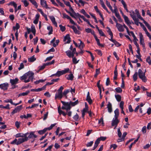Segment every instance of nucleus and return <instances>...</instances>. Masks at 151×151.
Segmentation results:
<instances>
[{
    "label": "nucleus",
    "instance_id": "nucleus-1",
    "mask_svg": "<svg viewBox=\"0 0 151 151\" xmlns=\"http://www.w3.org/2000/svg\"><path fill=\"white\" fill-rule=\"evenodd\" d=\"M34 73L32 72H28L22 76H21L20 78L21 80H24V83H27L29 82L30 81H32L34 78Z\"/></svg>",
    "mask_w": 151,
    "mask_h": 151
},
{
    "label": "nucleus",
    "instance_id": "nucleus-2",
    "mask_svg": "<svg viewBox=\"0 0 151 151\" xmlns=\"http://www.w3.org/2000/svg\"><path fill=\"white\" fill-rule=\"evenodd\" d=\"M28 134V132L25 134L22 133H19L16 134L14 136L16 138L21 137L19 139H24V142L28 140V137H27V135Z\"/></svg>",
    "mask_w": 151,
    "mask_h": 151
},
{
    "label": "nucleus",
    "instance_id": "nucleus-3",
    "mask_svg": "<svg viewBox=\"0 0 151 151\" xmlns=\"http://www.w3.org/2000/svg\"><path fill=\"white\" fill-rule=\"evenodd\" d=\"M63 106L61 107L62 109H65L66 111L70 110L71 108V106L70 102H65L63 101H61Z\"/></svg>",
    "mask_w": 151,
    "mask_h": 151
},
{
    "label": "nucleus",
    "instance_id": "nucleus-4",
    "mask_svg": "<svg viewBox=\"0 0 151 151\" xmlns=\"http://www.w3.org/2000/svg\"><path fill=\"white\" fill-rule=\"evenodd\" d=\"M145 72L143 73L141 69H139L138 70V74L139 77L144 82H145L147 81V79L145 76Z\"/></svg>",
    "mask_w": 151,
    "mask_h": 151
},
{
    "label": "nucleus",
    "instance_id": "nucleus-5",
    "mask_svg": "<svg viewBox=\"0 0 151 151\" xmlns=\"http://www.w3.org/2000/svg\"><path fill=\"white\" fill-rule=\"evenodd\" d=\"M70 70L68 68H65L64 70L61 71H58L56 73V76L59 77L60 76L65 74L69 72Z\"/></svg>",
    "mask_w": 151,
    "mask_h": 151
},
{
    "label": "nucleus",
    "instance_id": "nucleus-6",
    "mask_svg": "<svg viewBox=\"0 0 151 151\" xmlns=\"http://www.w3.org/2000/svg\"><path fill=\"white\" fill-rule=\"evenodd\" d=\"M24 139H14L11 142V144H15L17 145L20 144L24 142Z\"/></svg>",
    "mask_w": 151,
    "mask_h": 151
},
{
    "label": "nucleus",
    "instance_id": "nucleus-7",
    "mask_svg": "<svg viewBox=\"0 0 151 151\" xmlns=\"http://www.w3.org/2000/svg\"><path fill=\"white\" fill-rule=\"evenodd\" d=\"M139 37L140 43L142 45L143 48H145V44L144 43V40L143 35L141 32H139Z\"/></svg>",
    "mask_w": 151,
    "mask_h": 151
},
{
    "label": "nucleus",
    "instance_id": "nucleus-8",
    "mask_svg": "<svg viewBox=\"0 0 151 151\" xmlns=\"http://www.w3.org/2000/svg\"><path fill=\"white\" fill-rule=\"evenodd\" d=\"M118 118L114 117L112 121L111 126H116V127L118 123L119 122V121L118 119Z\"/></svg>",
    "mask_w": 151,
    "mask_h": 151
},
{
    "label": "nucleus",
    "instance_id": "nucleus-9",
    "mask_svg": "<svg viewBox=\"0 0 151 151\" xmlns=\"http://www.w3.org/2000/svg\"><path fill=\"white\" fill-rule=\"evenodd\" d=\"M22 108V105H21L16 107L11 113V114L13 115L14 114L19 112Z\"/></svg>",
    "mask_w": 151,
    "mask_h": 151
},
{
    "label": "nucleus",
    "instance_id": "nucleus-10",
    "mask_svg": "<svg viewBox=\"0 0 151 151\" xmlns=\"http://www.w3.org/2000/svg\"><path fill=\"white\" fill-rule=\"evenodd\" d=\"M8 86V84L7 83H5L0 84V88L3 90H7Z\"/></svg>",
    "mask_w": 151,
    "mask_h": 151
},
{
    "label": "nucleus",
    "instance_id": "nucleus-11",
    "mask_svg": "<svg viewBox=\"0 0 151 151\" xmlns=\"http://www.w3.org/2000/svg\"><path fill=\"white\" fill-rule=\"evenodd\" d=\"M116 26L119 32H122L124 31V28L123 27V25L116 23Z\"/></svg>",
    "mask_w": 151,
    "mask_h": 151
},
{
    "label": "nucleus",
    "instance_id": "nucleus-12",
    "mask_svg": "<svg viewBox=\"0 0 151 151\" xmlns=\"http://www.w3.org/2000/svg\"><path fill=\"white\" fill-rule=\"evenodd\" d=\"M64 41L65 42V43H69L70 42V38L68 34L66 35L64 37Z\"/></svg>",
    "mask_w": 151,
    "mask_h": 151
},
{
    "label": "nucleus",
    "instance_id": "nucleus-13",
    "mask_svg": "<svg viewBox=\"0 0 151 151\" xmlns=\"http://www.w3.org/2000/svg\"><path fill=\"white\" fill-rule=\"evenodd\" d=\"M46 88V85L43 86L41 88H39L37 89H31V91L39 92L42 91Z\"/></svg>",
    "mask_w": 151,
    "mask_h": 151
},
{
    "label": "nucleus",
    "instance_id": "nucleus-14",
    "mask_svg": "<svg viewBox=\"0 0 151 151\" xmlns=\"http://www.w3.org/2000/svg\"><path fill=\"white\" fill-rule=\"evenodd\" d=\"M40 4L43 7L46 9L48 8L46 2L45 0H40Z\"/></svg>",
    "mask_w": 151,
    "mask_h": 151
},
{
    "label": "nucleus",
    "instance_id": "nucleus-15",
    "mask_svg": "<svg viewBox=\"0 0 151 151\" xmlns=\"http://www.w3.org/2000/svg\"><path fill=\"white\" fill-rule=\"evenodd\" d=\"M35 132H31L29 133V135L28 137H28V138H36L37 137L36 135L35 134Z\"/></svg>",
    "mask_w": 151,
    "mask_h": 151
},
{
    "label": "nucleus",
    "instance_id": "nucleus-16",
    "mask_svg": "<svg viewBox=\"0 0 151 151\" xmlns=\"http://www.w3.org/2000/svg\"><path fill=\"white\" fill-rule=\"evenodd\" d=\"M50 19L51 20L52 22L54 25L56 27H57V24L56 22L55 21V18L53 16H49Z\"/></svg>",
    "mask_w": 151,
    "mask_h": 151
},
{
    "label": "nucleus",
    "instance_id": "nucleus-17",
    "mask_svg": "<svg viewBox=\"0 0 151 151\" xmlns=\"http://www.w3.org/2000/svg\"><path fill=\"white\" fill-rule=\"evenodd\" d=\"M63 93L61 92H58L57 93H56L55 95V98H58L60 99H61L62 98L63 96Z\"/></svg>",
    "mask_w": 151,
    "mask_h": 151
},
{
    "label": "nucleus",
    "instance_id": "nucleus-18",
    "mask_svg": "<svg viewBox=\"0 0 151 151\" xmlns=\"http://www.w3.org/2000/svg\"><path fill=\"white\" fill-rule=\"evenodd\" d=\"M86 100L88 102L89 104H92V101L90 97L89 92H88L86 97Z\"/></svg>",
    "mask_w": 151,
    "mask_h": 151
},
{
    "label": "nucleus",
    "instance_id": "nucleus-19",
    "mask_svg": "<svg viewBox=\"0 0 151 151\" xmlns=\"http://www.w3.org/2000/svg\"><path fill=\"white\" fill-rule=\"evenodd\" d=\"M19 79L17 78H16L14 79H11L10 80V83L13 85L16 84L18 83Z\"/></svg>",
    "mask_w": 151,
    "mask_h": 151
},
{
    "label": "nucleus",
    "instance_id": "nucleus-20",
    "mask_svg": "<svg viewBox=\"0 0 151 151\" xmlns=\"http://www.w3.org/2000/svg\"><path fill=\"white\" fill-rule=\"evenodd\" d=\"M123 18L124 19L125 22L128 25V24H131V23L130 22L128 18L126 15L123 16Z\"/></svg>",
    "mask_w": 151,
    "mask_h": 151
},
{
    "label": "nucleus",
    "instance_id": "nucleus-21",
    "mask_svg": "<svg viewBox=\"0 0 151 151\" xmlns=\"http://www.w3.org/2000/svg\"><path fill=\"white\" fill-rule=\"evenodd\" d=\"M135 12H136V14H137V17L138 18L140 19L141 20L143 21V22L145 21L143 19V18L141 17L140 15L139 14V12L137 11V10H135Z\"/></svg>",
    "mask_w": 151,
    "mask_h": 151
},
{
    "label": "nucleus",
    "instance_id": "nucleus-22",
    "mask_svg": "<svg viewBox=\"0 0 151 151\" xmlns=\"http://www.w3.org/2000/svg\"><path fill=\"white\" fill-rule=\"evenodd\" d=\"M79 15H77L76 17H81L82 19L84 21L86 22L87 23H89V21L88 20L85 18L84 17L83 15H81L78 13Z\"/></svg>",
    "mask_w": 151,
    "mask_h": 151
},
{
    "label": "nucleus",
    "instance_id": "nucleus-23",
    "mask_svg": "<svg viewBox=\"0 0 151 151\" xmlns=\"http://www.w3.org/2000/svg\"><path fill=\"white\" fill-rule=\"evenodd\" d=\"M73 30L74 32L76 34H79V32L78 31L76 28L74 26H71L70 27Z\"/></svg>",
    "mask_w": 151,
    "mask_h": 151
},
{
    "label": "nucleus",
    "instance_id": "nucleus-24",
    "mask_svg": "<svg viewBox=\"0 0 151 151\" xmlns=\"http://www.w3.org/2000/svg\"><path fill=\"white\" fill-rule=\"evenodd\" d=\"M129 12L130 13V15L133 19H135L136 18H137L136 14L134 11H132Z\"/></svg>",
    "mask_w": 151,
    "mask_h": 151
},
{
    "label": "nucleus",
    "instance_id": "nucleus-25",
    "mask_svg": "<svg viewBox=\"0 0 151 151\" xmlns=\"http://www.w3.org/2000/svg\"><path fill=\"white\" fill-rule=\"evenodd\" d=\"M78 40L80 42V44L78 46L80 50L82 49L84 47V44L81 40L78 39Z\"/></svg>",
    "mask_w": 151,
    "mask_h": 151
},
{
    "label": "nucleus",
    "instance_id": "nucleus-26",
    "mask_svg": "<svg viewBox=\"0 0 151 151\" xmlns=\"http://www.w3.org/2000/svg\"><path fill=\"white\" fill-rule=\"evenodd\" d=\"M66 77L67 80H68L72 81L73 79L74 76L73 74L72 73H71L68 75Z\"/></svg>",
    "mask_w": 151,
    "mask_h": 151
},
{
    "label": "nucleus",
    "instance_id": "nucleus-27",
    "mask_svg": "<svg viewBox=\"0 0 151 151\" xmlns=\"http://www.w3.org/2000/svg\"><path fill=\"white\" fill-rule=\"evenodd\" d=\"M114 113L115 114L114 117L118 118L119 114V110L118 109H116L114 111Z\"/></svg>",
    "mask_w": 151,
    "mask_h": 151
},
{
    "label": "nucleus",
    "instance_id": "nucleus-28",
    "mask_svg": "<svg viewBox=\"0 0 151 151\" xmlns=\"http://www.w3.org/2000/svg\"><path fill=\"white\" fill-rule=\"evenodd\" d=\"M69 102L70 104V105L72 106H73L77 105L78 104V100H77L74 102H73L71 101H70Z\"/></svg>",
    "mask_w": 151,
    "mask_h": 151
},
{
    "label": "nucleus",
    "instance_id": "nucleus-29",
    "mask_svg": "<svg viewBox=\"0 0 151 151\" xmlns=\"http://www.w3.org/2000/svg\"><path fill=\"white\" fill-rule=\"evenodd\" d=\"M0 108L5 109H10V108L9 107V104H7L5 106H4L2 105H0Z\"/></svg>",
    "mask_w": 151,
    "mask_h": 151
},
{
    "label": "nucleus",
    "instance_id": "nucleus-30",
    "mask_svg": "<svg viewBox=\"0 0 151 151\" xmlns=\"http://www.w3.org/2000/svg\"><path fill=\"white\" fill-rule=\"evenodd\" d=\"M36 60V58H35V56L33 55L32 57L28 58L29 62H33Z\"/></svg>",
    "mask_w": 151,
    "mask_h": 151
},
{
    "label": "nucleus",
    "instance_id": "nucleus-31",
    "mask_svg": "<svg viewBox=\"0 0 151 151\" xmlns=\"http://www.w3.org/2000/svg\"><path fill=\"white\" fill-rule=\"evenodd\" d=\"M47 29L49 31V32L48 33V35H50L52 34V32L53 31L52 28L51 26H48L47 27Z\"/></svg>",
    "mask_w": 151,
    "mask_h": 151
},
{
    "label": "nucleus",
    "instance_id": "nucleus-32",
    "mask_svg": "<svg viewBox=\"0 0 151 151\" xmlns=\"http://www.w3.org/2000/svg\"><path fill=\"white\" fill-rule=\"evenodd\" d=\"M47 130V128H45L42 130L39 131L38 133L40 134H44Z\"/></svg>",
    "mask_w": 151,
    "mask_h": 151
},
{
    "label": "nucleus",
    "instance_id": "nucleus-33",
    "mask_svg": "<svg viewBox=\"0 0 151 151\" xmlns=\"http://www.w3.org/2000/svg\"><path fill=\"white\" fill-rule=\"evenodd\" d=\"M115 97L116 100L118 101H120L121 100V96L119 95H115Z\"/></svg>",
    "mask_w": 151,
    "mask_h": 151
},
{
    "label": "nucleus",
    "instance_id": "nucleus-34",
    "mask_svg": "<svg viewBox=\"0 0 151 151\" xmlns=\"http://www.w3.org/2000/svg\"><path fill=\"white\" fill-rule=\"evenodd\" d=\"M138 73L135 72L133 76V78L134 81H136L137 79Z\"/></svg>",
    "mask_w": 151,
    "mask_h": 151
},
{
    "label": "nucleus",
    "instance_id": "nucleus-35",
    "mask_svg": "<svg viewBox=\"0 0 151 151\" xmlns=\"http://www.w3.org/2000/svg\"><path fill=\"white\" fill-rule=\"evenodd\" d=\"M69 7L70 10V11H71L72 14H73L76 16L77 15H79L78 13H76L75 12L74 10L72 8V7H71V6H69Z\"/></svg>",
    "mask_w": 151,
    "mask_h": 151
},
{
    "label": "nucleus",
    "instance_id": "nucleus-36",
    "mask_svg": "<svg viewBox=\"0 0 151 151\" xmlns=\"http://www.w3.org/2000/svg\"><path fill=\"white\" fill-rule=\"evenodd\" d=\"M29 93V91H27L25 92H23L19 94V96L27 95Z\"/></svg>",
    "mask_w": 151,
    "mask_h": 151
},
{
    "label": "nucleus",
    "instance_id": "nucleus-37",
    "mask_svg": "<svg viewBox=\"0 0 151 151\" xmlns=\"http://www.w3.org/2000/svg\"><path fill=\"white\" fill-rule=\"evenodd\" d=\"M39 106L38 104H33L31 106H28V107H27L26 108L27 109H31L34 107H37V106Z\"/></svg>",
    "mask_w": 151,
    "mask_h": 151
},
{
    "label": "nucleus",
    "instance_id": "nucleus-38",
    "mask_svg": "<svg viewBox=\"0 0 151 151\" xmlns=\"http://www.w3.org/2000/svg\"><path fill=\"white\" fill-rule=\"evenodd\" d=\"M144 23L145 24V26L147 27V28L149 29L150 31H151V27L150 25L146 21L144 22Z\"/></svg>",
    "mask_w": 151,
    "mask_h": 151
},
{
    "label": "nucleus",
    "instance_id": "nucleus-39",
    "mask_svg": "<svg viewBox=\"0 0 151 151\" xmlns=\"http://www.w3.org/2000/svg\"><path fill=\"white\" fill-rule=\"evenodd\" d=\"M70 92V89L65 90L63 93V95L64 96H66V95Z\"/></svg>",
    "mask_w": 151,
    "mask_h": 151
},
{
    "label": "nucleus",
    "instance_id": "nucleus-40",
    "mask_svg": "<svg viewBox=\"0 0 151 151\" xmlns=\"http://www.w3.org/2000/svg\"><path fill=\"white\" fill-rule=\"evenodd\" d=\"M20 27V26L19 24L17 23L16 25L15 26H14L13 27V30L14 31L15 29L17 30Z\"/></svg>",
    "mask_w": 151,
    "mask_h": 151
},
{
    "label": "nucleus",
    "instance_id": "nucleus-41",
    "mask_svg": "<svg viewBox=\"0 0 151 151\" xmlns=\"http://www.w3.org/2000/svg\"><path fill=\"white\" fill-rule=\"evenodd\" d=\"M100 80H99L98 81L97 83V86L98 87V88L99 89V93H100V94L101 95V86L100 85Z\"/></svg>",
    "mask_w": 151,
    "mask_h": 151
},
{
    "label": "nucleus",
    "instance_id": "nucleus-42",
    "mask_svg": "<svg viewBox=\"0 0 151 151\" xmlns=\"http://www.w3.org/2000/svg\"><path fill=\"white\" fill-rule=\"evenodd\" d=\"M31 3L35 6V7L37 8L38 7V5L35 0H32L31 1Z\"/></svg>",
    "mask_w": 151,
    "mask_h": 151
},
{
    "label": "nucleus",
    "instance_id": "nucleus-43",
    "mask_svg": "<svg viewBox=\"0 0 151 151\" xmlns=\"http://www.w3.org/2000/svg\"><path fill=\"white\" fill-rule=\"evenodd\" d=\"M65 53L68 57L70 58L71 57V54L72 53V52L70 51V50H68L65 52Z\"/></svg>",
    "mask_w": 151,
    "mask_h": 151
},
{
    "label": "nucleus",
    "instance_id": "nucleus-44",
    "mask_svg": "<svg viewBox=\"0 0 151 151\" xmlns=\"http://www.w3.org/2000/svg\"><path fill=\"white\" fill-rule=\"evenodd\" d=\"M22 2L23 3L25 7L29 5V3L26 0H22Z\"/></svg>",
    "mask_w": 151,
    "mask_h": 151
},
{
    "label": "nucleus",
    "instance_id": "nucleus-45",
    "mask_svg": "<svg viewBox=\"0 0 151 151\" xmlns=\"http://www.w3.org/2000/svg\"><path fill=\"white\" fill-rule=\"evenodd\" d=\"M115 90L118 93H121L122 91V90L120 87H117L115 88Z\"/></svg>",
    "mask_w": 151,
    "mask_h": 151
},
{
    "label": "nucleus",
    "instance_id": "nucleus-46",
    "mask_svg": "<svg viewBox=\"0 0 151 151\" xmlns=\"http://www.w3.org/2000/svg\"><path fill=\"white\" fill-rule=\"evenodd\" d=\"M63 17V18H66L68 19H70V17L68 15L66 14L65 13H63L62 14Z\"/></svg>",
    "mask_w": 151,
    "mask_h": 151
},
{
    "label": "nucleus",
    "instance_id": "nucleus-47",
    "mask_svg": "<svg viewBox=\"0 0 151 151\" xmlns=\"http://www.w3.org/2000/svg\"><path fill=\"white\" fill-rule=\"evenodd\" d=\"M117 132H118V135L119 137L120 138L121 137L122 133L120 131V128H119L118 129Z\"/></svg>",
    "mask_w": 151,
    "mask_h": 151
},
{
    "label": "nucleus",
    "instance_id": "nucleus-48",
    "mask_svg": "<svg viewBox=\"0 0 151 151\" xmlns=\"http://www.w3.org/2000/svg\"><path fill=\"white\" fill-rule=\"evenodd\" d=\"M46 65L45 63H44L42 66H40L39 67V70H41L43 69L46 66Z\"/></svg>",
    "mask_w": 151,
    "mask_h": 151
},
{
    "label": "nucleus",
    "instance_id": "nucleus-49",
    "mask_svg": "<svg viewBox=\"0 0 151 151\" xmlns=\"http://www.w3.org/2000/svg\"><path fill=\"white\" fill-rule=\"evenodd\" d=\"M139 24L141 27L145 31L147 30L146 28L145 27L144 25L141 22H139Z\"/></svg>",
    "mask_w": 151,
    "mask_h": 151
},
{
    "label": "nucleus",
    "instance_id": "nucleus-50",
    "mask_svg": "<svg viewBox=\"0 0 151 151\" xmlns=\"http://www.w3.org/2000/svg\"><path fill=\"white\" fill-rule=\"evenodd\" d=\"M59 27L60 28V30L62 32H64L65 30V26H63L62 25L60 24Z\"/></svg>",
    "mask_w": 151,
    "mask_h": 151
},
{
    "label": "nucleus",
    "instance_id": "nucleus-51",
    "mask_svg": "<svg viewBox=\"0 0 151 151\" xmlns=\"http://www.w3.org/2000/svg\"><path fill=\"white\" fill-rule=\"evenodd\" d=\"M9 4L13 6L14 8H17V4L14 1L10 2Z\"/></svg>",
    "mask_w": 151,
    "mask_h": 151
},
{
    "label": "nucleus",
    "instance_id": "nucleus-52",
    "mask_svg": "<svg viewBox=\"0 0 151 151\" xmlns=\"http://www.w3.org/2000/svg\"><path fill=\"white\" fill-rule=\"evenodd\" d=\"M73 63L75 64H76L78 63V61H79V60H77L76 58L75 57H73Z\"/></svg>",
    "mask_w": 151,
    "mask_h": 151
},
{
    "label": "nucleus",
    "instance_id": "nucleus-53",
    "mask_svg": "<svg viewBox=\"0 0 151 151\" xmlns=\"http://www.w3.org/2000/svg\"><path fill=\"white\" fill-rule=\"evenodd\" d=\"M79 118L78 115L77 113L73 117V119L76 121H78Z\"/></svg>",
    "mask_w": 151,
    "mask_h": 151
},
{
    "label": "nucleus",
    "instance_id": "nucleus-54",
    "mask_svg": "<svg viewBox=\"0 0 151 151\" xmlns=\"http://www.w3.org/2000/svg\"><path fill=\"white\" fill-rule=\"evenodd\" d=\"M55 61L54 60H52L51 62L47 63L45 64L46 65H48L53 64L55 63Z\"/></svg>",
    "mask_w": 151,
    "mask_h": 151
},
{
    "label": "nucleus",
    "instance_id": "nucleus-55",
    "mask_svg": "<svg viewBox=\"0 0 151 151\" xmlns=\"http://www.w3.org/2000/svg\"><path fill=\"white\" fill-rule=\"evenodd\" d=\"M146 61L148 63L149 65H151V60L150 56L148 57L147 58Z\"/></svg>",
    "mask_w": 151,
    "mask_h": 151
},
{
    "label": "nucleus",
    "instance_id": "nucleus-56",
    "mask_svg": "<svg viewBox=\"0 0 151 151\" xmlns=\"http://www.w3.org/2000/svg\"><path fill=\"white\" fill-rule=\"evenodd\" d=\"M24 66L23 63H21L19 66V67L18 68V69L19 70H21L24 68Z\"/></svg>",
    "mask_w": 151,
    "mask_h": 151
},
{
    "label": "nucleus",
    "instance_id": "nucleus-57",
    "mask_svg": "<svg viewBox=\"0 0 151 151\" xmlns=\"http://www.w3.org/2000/svg\"><path fill=\"white\" fill-rule=\"evenodd\" d=\"M93 143V141H90V142H88L86 145V146L87 147H90L92 146Z\"/></svg>",
    "mask_w": 151,
    "mask_h": 151
},
{
    "label": "nucleus",
    "instance_id": "nucleus-58",
    "mask_svg": "<svg viewBox=\"0 0 151 151\" xmlns=\"http://www.w3.org/2000/svg\"><path fill=\"white\" fill-rule=\"evenodd\" d=\"M121 2L123 5L124 9L127 8V6L124 0H121Z\"/></svg>",
    "mask_w": 151,
    "mask_h": 151
},
{
    "label": "nucleus",
    "instance_id": "nucleus-59",
    "mask_svg": "<svg viewBox=\"0 0 151 151\" xmlns=\"http://www.w3.org/2000/svg\"><path fill=\"white\" fill-rule=\"evenodd\" d=\"M56 124V123L51 124L49 127L47 128V130H50L52 129V128Z\"/></svg>",
    "mask_w": 151,
    "mask_h": 151
},
{
    "label": "nucleus",
    "instance_id": "nucleus-60",
    "mask_svg": "<svg viewBox=\"0 0 151 151\" xmlns=\"http://www.w3.org/2000/svg\"><path fill=\"white\" fill-rule=\"evenodd\" d=\"M59 42V40H57L56 41L55 43H54L52 44L53 46L55 47H56L58 44V43Z\"/></svg>",
    "mask_w": 151,
    "mask_h": 151
},
{
    "label": "nucleus",
    "instance_id": "nucleus-61",
    "mask_svg": "<svg viewBox=\"0 0 151 151\" xmlns=\"http://www.w3.org/2000/svg\"><path fill=\"white\" fill-rule=\"evenodd\" d=\"M117 145L116 144H113L111 145L110 146V148H113L114 150L117 147Z\"/></svg>",
    "mask_w": 151,
    "mask_h": 151
},
{
    "label": "nucleus",
    "instance_id": "nucleus-62",
    "mask_svg": "<svg viewBox=\"0 0 151 151\" xmlns=\"http://www.w3.org/2000/svg\"><path fill=\"white\" fill-rule=\"evenodd\" d=\"M100 141H104L106 139V137H105L101 136L99 138H98Z\"/></svg>",
    "mask_w": 151,
    "mask_h": 151
},
{
    "label": "nucleus",
    "instance_id": "nucleus-63",
    "mask_svg": "<svg viewBox=\"0 0 151 151\" xmlns=\"http://www.w3.org/2000/svg\"><path fill=\"white\" fill-rule=\"evenodd\" d=\"M98 31L99 34L101 36H105V35H104V32H103L101 30H99V31Z\"/></svg>",
    "mask_w": 151,
    "mask_h": 151
},
{
    "label": "nucleus",
    "instance_id": "nucleus-64",
    "mask_svg": "<svg viewBox=\"0 0 151 151\" xmlns=\"http://www.w3.org/2000/svg\"><path fill=\"white\" fill-rule=\"evenodd\" d=\"M147 35L149 37L150 39H151V35L148 32L147 30L145 31Z\"/></svg>",
    "mask_w": 151,
    "mask_h": 151
}]
</instances>
